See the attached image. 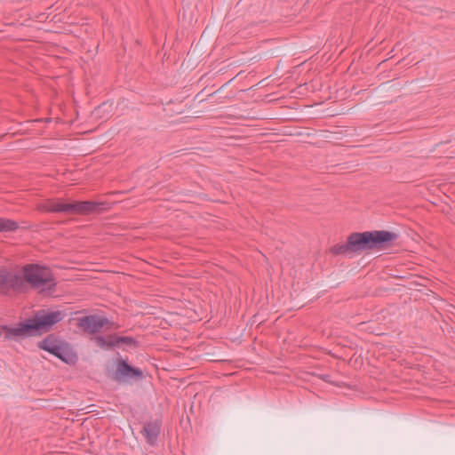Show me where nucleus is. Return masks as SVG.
<instances>
[{"instance_id":"18","label":"nucleus","mask_w":455,"mask_h":455,"mask_svg":"<svg viewBox=\"0 0 455 455\" xmlns=\"http://www.w3.org/2000/svg\"><path fill=\"white\" fill-rule=\"evenodd\" d=\"M41 121H43V119H36V120H35V122H41Z\"/></svg>"},{"instance_id":"17","label":"nucleus","mask_w":455,"mask_h":455,"mask_svg":"<svg viewBox=\"0 0 455 455\" xmlns=\"http://www.w3.org/2000/svg\"><path fill=\"white\" fill-rule=\"evenodd\" d=\"M51 120H52V119L48 117V118H46L44 121H45V122H51Z\"/></svg>"},{"instance_id":"9","label":"nucleus","mask_w":455,"mask_h":455,"mask_svg":"<svg viewBox=\"0 0 455 455\" xmlns=\"http://www.w3.org/2000/svg\"><path fill=\"white\" fill-rule=\"evenodd\" d=\"M161 427L162 419H156L153 421L150 420L144 423L140 433L148 444L151 446H155L156 444L157 439L161 433Z\"/></svg>"},{"instance_id":"7","label":"nucleus","mask_w":455,"mask_h":455,"mask_svg":"<svg viewBox=\"0 0 455 455\" xmlns=\"http://www.w3.org/2000/svg\"><path fill=\"white\" fill-rule=\"evenodd\" d=\"M76 325L84 333L90 334L92 337L99 335L98 333H100L104 327L111 329L114 323L106 316L94 314L76 318Z\"/></svg>"},{"instance_id":"4","label":"nucleus","mask_w":455,"mask_h":455,"mask_svg":"<svg viewBox=\"0 0 455 455\" xmlns=\"http://www.w3.org/2000/svg\"><path fill=\"white\" fill-rule=\"evenodd\" d=\"M366 251H371L369 231L353 232L347 237L345 243H336L329 249L333 256L342 255L347 258Z\"/></svg>"},{"instance_id":"6","label":"nucleus","mask_w":455,"mask_h":455,"mask_svg":"<svg viewBox=\"0 0 455 455\" xmlns=\"http://www.w3.org/2000/svg\"><path fill=\"white\" fill-rule=\"evenodd\" d=\"M111 205L108 201L68 199L67 215H100L108 212Z\"/></svg>"},{"instance_id":"8","label":"nucleus","mask_w":455,"mask_h":455,"mask_svg":"<svg viewBox=\"0 0 455 455\" xmlns=\"http://www.w3.org/2000/svg\"><path fill=\"white\" fill-rule=\"evenodd\" d=\"M371 238V251H382L393 247L399 235L389 230H371L369 231Z\"/></svg>"},{"instance_id":"3","label":"nucleus","mask_w":455,"mask_h":455,"mask_svg":"<svg viewBox=\"0 0 455 455\" xmlns=\"http://www.w3.org/2000/svg\"><path fill=\"white\" fill-rule=\"evenodd\" d=\"M37 347L48 352L68 365H75L78 361V355L73 346L54 333L48 334L41 341L37 342Z\"/></svg>"},{"instance_id":"10","label":"nucleus","mask_w":455,"mask_h":455,"mask_svg":"<svg viewBox=\"0 0 455 455\" xmlns=\"http://www.w3.org/2000/svg\"><path fill=\"white\" fill-rule=\"evenodd\" d=\"M68 199L51 198L40 204L39 209L43 212L62 213L67 215Z\"/></svg>"},{"instance_id":"12","label":"nucleus","mask_w":455,"mask_h":455,"mask_svg":"<svg viewBox=\"0 0 455 455\" xmlns=\"http://www.w3.org/2000/svg\"><path fill=\"white\" fill-rule=\"evenodd\" d=\"M17 275L15 272L9 271L6 267L0 268V291L6 294L9 291L19 294V290L14 287L13 275Z\"/></svg>"},{"instance_id":"11","label":"nucleus","mask_w":455,"mask_h":455,"mask_svg":"<svg viewBox=\"0 0 455 455\" xmlns=\"http://www.w3.org/2000/svg\"><path fill=\"white\" fill-rule=\"evenodd\" d=\"M91 341L103 350H114L118 348V333H109L108 335H96L91 337Z\"/></svg>"},{"instance_id":"1","label":"nucleus","mask_w":455,"mask_h":455,"mask_svg":"<svg viewBox=\"0 0 455 455\" xmlns=\"http://www.w3.org/2000/svg\"><path fill=\"white\" fill-rule=\"evenodd\" d=\"M66 315V312L61 310L40 309L15 324L0 325V330L5 339L20 342L30 337H40L50 332Z\"/></svg>"},{"instance_id":"5","label":"nucleus","mask_w":455,"mask_h":455,"mask_svg":"<svg viewBox=\"0 0 455 455\" xmlns=\"http://www.w3.org/2000/svg\"><path fill=\"white\" fill-rule=\"evenodd\" d=\"M115 369L109 375L110 379L119 385H132L146 379L144 371L129 361L128 356L116 353L114 360Z\"/></svg>"},{"instance_id":"16","label":"nucleus","mask_w":455,"mask_h":455,"mask_svg":"<svg viewBox=\"0 0 455 455\" xmlns=\"http://www.w3.org/2000/svg\"><path fill=\"white\" fill-rule=\"evenodd\" d=\"M319 378L324 382L334 384V382L331 379V375L329 374H321L319 375Z\"/></svg>"},{"instance_id":"15","label":"nucleus","mask_w":455,"mask_h":455,"mask_svg":"<svg viewBox=\"0 0 455 455\" xmlns=\"http://www.w3.org/2000/svg\"><path fill=\"white\" fill-rule=\"evenodd\" d=\"M106 108H110V105H108L107 102H103L100 105H99L97 108H94L92 114L96 117L103 118L105 116L103 115L106 111Z\"/></svg>"},{"instance_id":"14","label":"nucleus","mask_w":455,"mask_h":455,"mask_svg":"<svg viewBox=\"0 0 455 455\" xmlns=\"http://www.w3.org/2000/svg\"><path fill=\"white\" fill-rule=\"evenodd\" d=\"M140 346V341L131 336H122L118 334V348L128 351V348H138Z\"/></svg>"},{"instance_id":"2","label":"nucleus","mask_w":455,"mask_h":455,"mask_svg":"<svg viewBox=\"0 0 455 455\" xmlns=\"http://www.w3.org/2000/svg\"><path fill=\"white\" fill-rule=\"evenodd\" d=\"M12 284L19 294L31 290H39L42 295H52L57 289V281L52 268L40 263H28L21 267L20 274L13 275Z\"/></svg>"},{"instance_id":"13","label":"nucleus","mask_w":455,"mask_h":455,"mask_svg":"<svg viewBox=\"0 0 455 455\" xmlns=\"http://www.w3.org/2000/svg\"><path fill=\"white\" fill-rule=\"evenodd\" d=\"M29 228L30 226L28 225L20 227L16 220L0 217V233L15 232L19 228L27 230Z\"/></svg>"}]
</instances>
